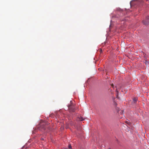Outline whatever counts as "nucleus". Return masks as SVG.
<instances>
[{
    "instance_id": "nucleus-1",
    "label": "nucleus",
    "mask_w": 149,
    "mask_h": 149,
    "mask_svg": "<svg viewBox=\"0 0 149 149\" xmlns=\"http://www.w3.org/2000/svg\"><path fill=\"white\" fill-rule=\"evenodd\" d=\"M143 23L145 25H148L149 23V16L147 17L145 20L143 21Z\"/></svg>"
},
{
    "instance_id": "nucleus-2",
    "label": "nucleus",
    "mask_w": 149,
    "mask_h": 149,
    "mask_svg": "<svg viewBox=\"0 0 149 149\" xmlns=\"http://www.w3.org/2000/svg\"><path fill=\"white\" fill-rule=\"evenodd\" d=\"M69 109L70 111L74 112L75 111V109L73 106H70L69 107Z\"/></svg>"
},
{
    "instance_id": "nucleus-3",
    "label": "nucleus",
    "mask_w": 149,
    "mask_h": 149,
    "mask_svg": "<svg viewBox=\"0 0 149 149\" xmlns=\"http://www.w3.org/2000/svg\"><path fill=\"white\" fill-rule=\"evenodd\" d=\"M84 120V119L81 116H80V117H79L77 119V120L78 121H83Z\"/></svg>"
},
{
    "instance_id": "nucleus-4",
    "label": "nucleus",
    "mask_w": 149,
    "mask_h": 149,
    "mask_svg": "<svg viewBox=\"0 0 149 149\" xmlns=\"http://www.w3.org/2000/svg\"><path fill=\"white\" fill-rule=\"evenodd\" d=\"M137 98H134L133 99V102L134 103H135V102L137 101Z\"/></svg>"
},
{
    "instance_id": "nucleus-5",
    "label": "nucleus",
    "mask_w": 149,
    "mask_h": 149,
    "mask_svg": "<svg viewBox=\"0 0 149 149\" xmlns=\"http://www.w3.org/2000/svg\"><path fill=\"white\" fill-rule=\"evenodd\" d=\"M145 63L146 65H148V62L147 61H145Z\"/></svg>"
},
{
    "instance_id": "nucleus-6",
    "label": "nucleus",
    "mask_w": 149,
    "mask_h": 149,
    "mask_svg": "<svg viewBox=\"0 0 149 149\" xmlns=\"http://www.w3.org/2000/svg\"><path fill=\"white\" fill-rule=\"evenodd\" d=\"M124 112V110H121V111L120 112V114H123Z\"/></svg>"
},
{
    "instance_id": "nucleus-7",
    "label": "nucleus",
    "mask_w": 149,
    "mask_h": 149,
    "mask_svg": "<svg viewBox=\"0 0 149 149\" xmlns=\"http://www.w3.org/2000/svg\"><path fill=\"white\" fill-rule=\"evenodd\" d=\"M125 123H126L127 124H129L130 123V122L128 120L126 121Z\"/></svg>"
},
{
    "instance_id": "nucleus-8",
    "label": "nucleus",
    "mask_w": 149,
    "mask_h": 149,
    "mask_svg": "<svg viewBox=\"0 0 149 149\" xmlns=\"http://www.w3.org/2000/svg\"><path fill=\"white\" fill-rule=\"evenodd\" d=\"M116 91L117 93V94L118 95V90H117V86H116Z\"/></svg>"
},
{
    "instance_id": "nucleus-9",
    "label": "nucleus",
    "mask_w": 149,
    "mask_h": 149,
    "mask_svg": "<svg viewBox=\"0 0 149 149\" xmlns=\"http://www.w3.org/2000/svg\"><path fill=\"white\" fill-rule=\"evenodd\" d=\"M69 148H71V145H69L68 146Z\"/></svg>"
},
{
    "instance_id": "nucleus-10",
    "label": "nucleus",
    "mask_w": 149,
    "mask_h": 149,
    "mask_svg": "<svg viewBox=\"0 0 149 149\" xmlns=\"http://www.w3.org/2000/svg\"><path fill=\"white\" fill-rule=\"evenodd\" d=\"M111 86L112 87V88H113L114 87V86L113 84H112L111 85Z\"/></svg>"
},
{
    "instance_id": "nucleus-11",
    "label": "nucleus",
    "mask_w": 149,
    "mask_h": 149,
    "mask_svg": "<svg viewBox=\"0 0 149 149\" xmlns=\"http://www.w3.org/2000/svg\"><path fill=\"white\" fill-rule=\"evenodd\" d=\"M102 52V50L101 49L100 50V52Z\"/></svg>"
}]
</instances>
